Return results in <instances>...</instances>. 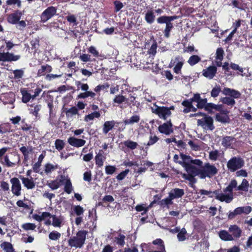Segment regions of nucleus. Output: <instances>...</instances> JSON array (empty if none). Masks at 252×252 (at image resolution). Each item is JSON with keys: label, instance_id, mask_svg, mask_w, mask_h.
<instances>
[{"label": "nucleus", "instance_id": "obj_3", "mask_svg": "<svg viewBox=\"0 0 252 252\" xmlns=\"http://www.w3.org/2000/svg\"><path fill=\"white\" fill-rule=\"evenodd\" d=\"M75 85L77 87V90L81 89L83 93H80L77 96L78 99H86L90 97L91 98H94L96 96V94L92 91H89V86L88 84L82 83L79 81L75 82Z\"/></svg>", "mask_w": 252, "mask_h": 252}, {"label": "nucleus", "instance_id": "obj_18", "mask_svg": "<svg viewBox=\"0 0 252 252\" xmlns=\"http://www.w3.org/2000/svg\"><path fill=\"white\" fill-rule=\"evenodd\" d=\"M67 142L72 146L79 148L84 146L86 142L84 139H79L72 136L68 138Z\"/></svg>", "mask_w": 252, "mask_h": 252}, {"label": "nucleus", "instance_id": "obj_40", "mask_svg": "<svg viewBox=\"0 0 252 252\" xmlns=\"http://www.w3.org/2000/svg\"><path fill=\"white\" fill-rule=\"evenodd\" d=\"M124 37L127 38L131 42H135L137 40V35L136 32H123Z\"/></svg>", "mask_w": 252, "mask_h": 252}, {"label": "nucleus", "instance_id": "obj_32", "mask_svg": "<svg viewBox=\"0 0 252 252\" xmlns=\"http://www.w3.org/2000/svg\"><path fill=\"white\" fill-rule=\"evenodd\" d=\"M29 92L26 88H23L20 90V92L22 95V101L25 103L28 102L31 99V92L32 90H30Z\"/></svg>", "mask_w": 252, "mask_h": 252}, {"label": "nucleus", "instance_id": "obj_6", "mask_svg": "<svg viewBox=\"0 0 252 252\" xmlns=\"http://www.w3.org/2000/svg\"><path fill=\"white\" fill-rule=\"evenodd\" d=\"M202 115H204V117L197 120V125L205 130H213L215 128L213 119L211 116H207L205 113H202Z\"/></svg>", "mask_w": 252, "mask_h": 252}, {"label": "nucleus", "instance_id": "obj_4", "mask_svg": "<svg viewBox=\"0 0 252 252\" xmlns=\"http://www.w3.org/2000/svg\"><path fill=\"white\" fill-rule=\"evenodd\" d=\"M245 165V161L241 157H233L227 162L226 166L230 172H234L241 169Z\"/></svg>", "mask_w": 252, "mask_h": 252}, {"label": "nucleus", "instance_id": "obj_45", "mask_svg": "<svg viewBox=\"0 0 252 252\" xmlns=\"http://www.w3.org/2000/svg\"><path fill=\"white\" fill-rule=\"evenodd\" d=\"M124 145L130 150H134L137 148L138 144L136 142H134L130 140H127L123 142Z\"/></svg>", "mask_w": 252, "mask_h": 252}, {"label": "nucleus", "instance_id": "obj_61", "mask_svg": "<svg viewBox=\"0 0 252 252\" xmlns=\"http://www.w3.org/2000/svg\"><path fill=\"white\" fill-rule=\"evenodd\" d=\"M224 54V51L222 48H218L216 50V59L218 60L222 61Z\"/></svg>", "mask_w": 252, "mask_h": 252}, {"label": "nucleus", "instance_id": "obj_50", "mask_svg": "<svg viewBox=\"0 0 252 252\" xmlns=\"http://www.w3.org/2000/svg\"><path fill=\"white\" fill-rule=\"evenodd\" d=\"M125 238L126 236L122 234H119L118 237H116L115 238L117 244L121 246V247H123L125 244Z\"/></svg>", "mask_w": 252, "mask_h": 252}, {"label": "nucleus", "instance_id": "obj_49", "mask_svg": "<svg viewBox=\"0 0 252 252\" xmlns=\"http://www.w3.org/2000/svg\"><path fill=\"white\" fill-rule=\"evenodd\" d=\"M187 232L185 228H182L177 234V238L179 241H184L186 239Z\"/></svg>", "mask_w": 252, "mask_h": 252}, {"label": "nucleus", "instance_id": "obj_1", "mask_svg": "<svg viewBox=\"0 0 252 252\" xmlns=\"http://www.w3.org/2000/svg\"><path fill=\"white\" fill-rule=\"evenodd\" d=\"M222 93L226 96L221 98L220 101L228 106H234L236 103L234 99L240 98L241 96V94L238 91L227 87L223 88Z\"/></svg>", "mask_w": 252, "mask_h": 252}, {"label": "nucleus", "instance_id": "obj_12", "mask_svg": "<svg viewBox=\"0 0 252 252\" xmlns=\"http://www.w3.org/2000/svg\"><path fill=\"white\" fill-rule=\"evenodd\" d=\"M21 58L20 55H14L13 53L7 52H0V62H16Z\"/></svg>", "mask_w": 252, "mask_h": 252}, {"label": "nucleus", "instance_id": "obj_5", "mask_svg": "<svg viewBox=\"0 0 252 252\" xmlns=\"http://www.w3.org/2000/svg\"><path fill=\"white\" fill-rule=\"evenodd\" d=\"M218 172V169L214 164H211L209 162L205 163L201 168V178H212Z\"/></svg>", "mask_w": 252, "mask_h": 252}, {"label": "nucleus", "instance_id": "obj_10", "mask_svg": "<svg viewBox=\"0 0 252 252\" xmlns=\"http://www.w3.org/2000/svg\"><path fill=\"white\" fill-rule=\"evenodd\" d=\"M11 184V192L15 196H19L21 194L22 186L20 180L16 177L10 179Z\"/></svg>", "mask_w": 252, "mask_h": 252}, {"label": "nucleus", "instance_id": "obj_21", "mask_svg": "<svg viewBox=\"0 0 252 252\" xmlns=\"http://www.w3.org/2000/svg\"><path fill=\"white\" fill-rule=\"evenodd\" d=\"M120 122L114 120L108 121L104 122L103 125L102 131L104 134L108 133L110 130L114 128L116 124H119Z\"/></svg>", "mask_w": 252, "mask_h": 252}, {"label": "nucleus", "instance_id": "obj_54", "mask_svg": "<svg viewBox=\"0 0 252 252\" xmlns=\"http://www.w3.org/2000/svg\"><path fill=\"white\" fill-rule=\"evenodd\" d=\"M73 211L76 216H80L83 214L84 209L82 206L76 205L73 208Z\"/></svg>", "mask_w": 252, "mask_h": 252}, {"label": "nucleus", "instance_id": "obj_39", "mask_svg": "<svg viewBox=\"0 0 252 252\" xmlns=\"http://www.w3.org/2000/svg\"><path fill=\"white\" fill-rule=\"evenodd\" d=\"M73 186L69 178H66L64 183V191L67 194H70L73 190Z\"/></svg>", "mask_w": 252, "mask_h": 252}, {"label": "nucleus", "instance_id": "obj_11", "mask_svg": "<svg viewBox=\"0 0 252 252\" xmlns=\"http://www.w3.org/2000/svg\"><path fill=\"white\" fill-rule=\"evenodd\" d=\"M57 8L54 6H49L46 8L41 14V20L43 22H46L52 18L57 13Z\"/></svg>", "mask_w": 252, "mask_h": 252}, {"label": "nucleus", "instance_id": "obj_34", "mask_svg": "<svg viewBox=\"0 0 252 252\" xmlns=\"http://www.w3.org/2000/svg\"><path fill=\"white\" fill-rule=\"evenodd\" d=\"M219 237L222 240L225 241H233L234 240L232 235L224 230L220 231Z\"/></svg>", "mask_w": 252, "mask_h": 252}, {"label": "nucleus", "instance_id": "obj_41", "mask_svg": "<svg viewBox=\"0 0 252 252\" xmlns=\"http://www.w3.org/2000/svg\"><path fill=\"white\" fill-rule=\"evenodd\" d=\"M100 117V113L99 111H94L88 115H87L84 117V121L85 122H89V121L93 120L94 118H98Z\"/></svg>", "mask_w": 252, "mask_h": 252}, {"label": "nucleus", "instance_id": "obj_8", "mask_svg": "<svg viewBox=\"0 0 252 252\" xmlns=\"http://www.w3.org/2000/svg\"><path fill=\"white\" fill-rule=\"evenodd\" d=\"M153 113L157 115L160 119L166 120L167 118L171 115V112L169 111L168 107L158 106L156 105L155 109L152 110Z\"/></svg>", "mask_w": 252, "mask_h": 252}, {"label": "nucleus", "instance_id": "obj_33", "mask_svg": "<svg viewBox=\"0 0 252 252\" xmlns=\"http://www.w3.org/2000/svg\"><path fill=\"white\" fill-rule=\"evenodd\" d=\"M229 230L232 233V236L236 238H239L241 235L242 230L237 225H231Z\"/></svg>", "mask_w": 252, "mask_h": 252}, {"label": "nucleus", "instance_id": "obj_36", "mask_svg": "<svg viewBox=\"0 0 252 252\" xmlns=\"http://www.w3.org/2000/svg\"><path fill=\"white\" fill-rule=\"evenodd\" d=\"M215 119L216 121L223 124L229 123L230 121L229 116L223 115L219 113L216 115Z\"/></svg>", "mask_w": 252, "mask_h": 252}, {"label": "nucleus", "instance_id": "obj_43", "mask_svg": "<svg viewBox=\"0 0 252 252\" xmlns=\"http://www.w3.org/2000/svg\"><path fill=\"white\" fill-rule=\"evenodd\" d=\"M195 175H191L190 174H184L183 177L187 180L189 181V186L191 187H193V185L196 182V179L195 178Z\"/></svg>", "mask_w": 252, "mask_h": 252}, {"label": "nucleus", "instance_id": "obj_51", "mask_svg": "<svg viewBox=\"0 0 252 252\" xmlns=\"http://www.w3.org/2000/svg\"><path fill=\"white\" fill-rule=\"evenodd\" d=\"M64 146L65 143L63 140L60 139H57L56 140L55 142V146L58 151H61L64 148Z\"/></svg>", "mask_w": 252, "mask_h": 252}, {"label": "nucleus", "instance_id": "obj_63", "mask_svg": "<svg viewBox=\"0 0 252 252\" xmlns=\"http://www.w3.org/2000/svg\"><path fill=\"white\" fill-rule=\"evenodd\" d=\"M48 186L52 189L55 190L57 189L60 187L61 184H59V182L58 183V180H55L48 183Z\"/></svg>", "mask_w": 252, "mask_h": 252}, {"label": "nucleus", "instance_id": "obj_35", "mask_svg": "<svg viewBox=\"0 0 252 252\" xmlns=\"http://www.w3.org/2000/svg\"><path fill=\"white\" fill-rule=\"evenodd\" d=\"M219 105V104H215L213 103H207L204 108V110L210 113L212 112L213 110H215L217 111V110H220L221 106Z\"/></svg>", "mask_w": 252, "mask_h": 252}, {"label": "nucleus", "instance_id": "obj_24", "mask_svg": "<svg viewBox=\"0 0 252 252\" xmlns=\"http://www.w3.org/2000/svg\"><path fill=\"white\" fill-rule=\"evenodd\" d=\"M185 194L184 190L179 188L172 189L169 193L170 197L173 199L182 197Z\"/></svg>", "mask_w": 252, "mask_h": 252}, {"label": "nucleus", "instance_id": "obj_38", "mask_svg": "<svg viewBox=\"0 0 252 252\" xmlns=\"http://www.w3.org/2000/svg\"><path fill=\"white\" fill-rule=\"evenodd\" d=\"M180 156L182 160H180L179 164L182 165L184 167H186V164H190V160H191V158L189 156H187L183 153H181Z\"/></svg>", "mask_w": 252, "mask_h": 252}, {"label": "nucleus", "instance_id": "obj_42", "mask_svg": "<svg viewBox=\"0 0 252 252\" xmlns=\"http://www.w3.org/2000/svg\"><path fill=\"white\" fill-rule=\"evenodd\" d=\"M249 187V182L246 179H243L241 185L237 187V190L247 191L248 190Z\"/></svg>", "mask_w": 252, "mask_h": 252}, {"label": "nucleus", "instance_id": "obj_44", "mask_svg": "<svg viewBox=\"0 0 252 252\" xmlns=\"http://www.w3.org/2000/svg\"><path fill=\"white\" fill-rule=\"evenodd\" d=\"M58 168V164L53 165L50 163H47L45 165L44 171L46 174H48Z\"/></svg>", "mask_w": 252, "mask_h": 252}, {"label": "nucleus", "instance_id": "obj_26", "mask_svg": "<svg viewBox=\"0 0 252 252\" xmlns=\"http://www.w3.org/2000/svg\"><path fill=\"white\" fill-rule=\"evenodd\" d=\"M103 154V151L100 150L95 157V164L98 167H101L103 165L104 161L106 159Z\"/></svg>", "mask_w": 252, "mask_h": 252}, {"label": "nucleus", "instance_id": "obj_64", "mask_svg": "<svg viewBox=\"0 0 252 252\" xmlns=\"http://www.w3.org/2000/svg\"><path fill=\"white\" fill-rule=\"evenodd\" d=\"M52 218L53 219L52 225L54 227H60L62 223V220L57 217L56 215H52Z\"/></svg>", "mask_w": 252, "mask_h": 252}, {"label": "nucleus", "instance_id": "obj_27", "mask_svg": "<svg viewBox=\"0 0 252 252\" xmlns=\"http://www.w3.org/2000/svg\"><path fill=\"white\" fill-rule=\"evenodd\" d=\"M152 244L154 246L152 248L166 252L164 242L162 239L160 238L156 239L153 241Z\"/></svg>", "mask_w": 252, "mask_h": 252}, {"label": "nucleus", "instance_id": "obj_14", "mask_svg": "<svg viewBox=\"0 0 252 252\" xmlns=\"http://www.w3.org/2000/svg\"><path fill=\"white\" fill-rule=\"evenodd\" d=\"M158 130L160 133L164 134L166 135H169L173 133L174 129L171 120H169L166 123L160 125L158 127Z\"/></svg>", "mask_w": 252, "mask_h": 252}, {"label": "nucleus", "instance_id": "obj_9", "mask_svg": "<svg viewBox=\"0 0 252 252\" xmlns=\"http://www.w3.org/2000/svg\"><path fill=\"white\" fill-rule=\"evenodd\" d=\"M178 18L177 16H161L157 19V22L159 24H165L166 27L164 32H170L173 28V24L171 22Z\"/></svg>", "mask_w": 252, "mask_h": 252}, {"label": "nucleus", "instance_id": "obj_57", "mask_svg": "<svg viewBox=\"0 0 252 252\" xmlns=\"http://www.w3.org/2000/svg\"><path fill=\"white\" fill-rule=\"evenodd\" d=\"M109 87L110 85L108 83L102 85H98L94 88V91L96 93H98L101 90L107 89Z\"/></svg>", "mask_w": 252, "mask_h": 252}, {"label": "nucleus", "instance_id": "obj_23", "mask_svg": "<svg viewBox=\"0 0 252 252\" xmlns=\"http://www.w3.org/2000/svg\"><path fill=\"white\" fill-rule=\"evenodd\" d=\"M188 174H190L195 176L200 175L201 177V169H198L191 164H186L185 167Z\"/></svg>", "mask_w": 252, "mask_h": 252}, {"label": "nucleus", "instance_id": "obj_48", "mask_svg": "<svg viewBox=\"0 0 252 252\" xmlns=\"http://www.w3.org/2000/svg\"><path fill=\"white\" fill-rule=\"evenodd\" d=\"M221 92L220 86V85H216L211 91V96L214 98H216L219 95Z\"/></svg>", "mask_w": 252, "mask_h": 252}, {"label": "nucleus", "instance_id": "obj_55", "mask_svg": "<svg viewBox=\"0 0 252 252\" xmlns=\"http://www.w3.org/2000/svg\"><path fill=\"white\" fill-rule=\"evenodd\" d=\"M61 234L57 231H52L49 234V238L51 240L57 241L61 237Z\"/></svg>", "mask_w": 252, "mask_h": 252}, {"label": "nucleus", "instance_id": "obj_17", "mask_svg": "<svg viewBox=\"0 0 252 252\" xmlns=\"http://www.w3.org/2000/svg\"><path fill=\"white\" fill-rule=\"evenodd\" d=\"M217 71V67L214 65H210L202 71L203 75L209 79H212L215 76Z\"/></svg>", "mask_w": 252, "mask_h": 252}, {"label": "nucleus", "instance_id": "obj_60", "mask_svg": "<svg viewBox=\"0 0 252 252\" xmlns=\"http://www.w3.org/2000/svg\"><path fill=\"white\" fill-rule=\"evenodd\" d=\"M219 157V152L218 150L212 151L209 153V158L210 159L216 161Z\"/></svg>", "mask_w": 252, "mask_h": 252}, {"label": "nucleus", "instance_id": "obj_13", "mask_svg": "<svg viewBox=\"0 0 252 252\" xmlns=\"http://www.w3.org/2000/svg\"><path fill=\"white\" fill-rule=\"evenodd\" d=\"M252 211V207L250 206L239 207L236 208L233 212H230L228 218L230 220L233 219L236 216L243 213L249 214Z\"/></svg>", "mask_w": 252, "mask_h": 252}, {"label": "nucleus", "instance_id": "obj_28", "mask_svg": "<svg viewBox=\"0 0 252 252\" xmlns=\"http://www.w3.org/2000/svg\"><path fill=\"white\" fill-rule=\"evenodd\" d=\"M52 69L53 68L52 66L49 64H46L45 65H41V68L37 71V76H44L46 73L51 72L52 71Z\"/></svg>", "mask_w": 252, "mask_h": 252}, {"label": "nucleus", "instance_id": "obj_52", "mask_svg": "<svg viewBox=\"0 0 252 252\" xmlns=\"http://www.w3.org/2000/svg\"><path fill=\"white\" fill-rule=\"evenodd\" d=\"M32 45V50H34L33 51L34 53L37 52V51L39 47V39L38 38H35L34 39L31 41Z\"/></svg>", "mask_w": 252, "mask_h": 252}, {"label": "nucleus", "instance_id": "obj_7", "mask_svg": "<svg viewBox=\"0 0 252 252\" xmlns=\"http://www.w3.org/2000/svg\"><path fill=\"white\" fill-rule=\"evenodd\" d=\"M184 62L185 60L182 56H177L174 58L172 59L169 64V66L171 67L175 65L173 68L174 72L176 74H179L181 73V69L184 64Z\"/></svg>", "mask_w": 252, "mask_h": 252}, {"label": "nucleus", "instance_id": "obj_20", "mask_svg": "<svg viewBox=\"0 0 252 252\" xmlns=\"http://www.w3.org/2000/svg\"><path fill=\"white\" fill-rule=\"evenodd\" d=\"M19 178L21 180L24 186L28 189H32L35 187V184L32 178L29 179L20 175Z\"/></svg>", "mask_w": 252, "mask_h": 252}, {"label": "nucleus", "instance_id": "obj_15", "mask_svg": "<svg viewBox=\"0 0 252 252\" xmlns=\"http://www.w3.org/2000/svg\"><path fill=\"white\" fill-rule=\"evenodd\" d=\"M213 195L215 198L221 202H225L229 203L232 201V195H227L221 192L220 189H216L213 191Z\"/></svg>", "mask_w": 252, "mask_h": 252}, {"label": "nucleus", "instance_id": "obj_2", "mask_svg": "<svg viewBox=\"0 0 252 252\" xmlns=\"http://www.w3.org/2000/svg\"><path fill=\"white\" fill-rule=\"evenodd\" d=\"M88 233L85 230H79L75 236H72L69 239L68 245L71 248H81L85 244Z\"/></svg>", "mask_w": 252, "mask_h": 252}, {"label": "nucleus", "instance_id": "obj_46", "mask_svg": "<svg viewBox=\"0 0 252 252\" xmlns=\"http://www.w3.org/2000/svg\"><path fill=\"white\" fill-rule=\"evenodd\" d=\"M201 58L198 55H194L189 57L188 62L190 65L193 66L199 62Z\"/></svg>", "mask_w": 252, "mask_h": 252}, {"label": "nucleus", "instance_id": "obj_62", "mask_svg": "<svg viewBox=\"0 0 252 252\" xmlns=\"http://www.w3.org/2000/svg\"><path fill=\"white\" fill-rule=\"evenodd\" d=\"M1 133L4 134L6 132H9L11 130V125L9 123L1 125Z\"/></svg>", "mask_w": 252, "mask_h": 252}, {"label": "nucleus", "instance_id": "obj_16", "mask_svg": "<svg viewBox=\"0 0 252 252\" xmlns=\"http://www.w3.org/2000/svg\"><path fill=\"white\" fill-rule=\"evenodd\" d=\"M192 101L197 103L196 106L198 109H204L207 103V98H201L200 94L198 93L194 94Z\"/></svg>", "mask_w": 252, "mask_h": 252}, {"label": "nucleus", "instance_id": "obj_58", "mask_svg": "<svg viewBox=\"0 0 252 252\" xmlns=\"http://www.w3.org/2000/svg\"><path fill=\"white\" fill-rule=\"evenodd\" d=\"M22 228L25 230H33L36 228V225L32 223H25L22 225Z\"/></svg>", "mask_w": 252, "mask_h": 252}, {"label": "nucleus", "instance_id": "obj_56", "mask_svg": "<svg viewBox=\"0 0 252 252\" xmlns=\"http://www.w3.org/2000/svg\"><path fill=\"white\" fill-rule=\"evenodd\" d=\"M155 16L152 11H148L145 15L146 21L150 24L153 23L155 20Z\"/></svg>", "mask_w": 252, "mask_h": 252}, {"label": "nucleus", "instance_id": "obj_47", "mask_svg": "<svg viewBox=\"0 0 252 252\" xmlns=\"http://www.w3.org/2000/svg\"><path fill=\"white\" fill-rule=\"evenodd\" d=\"M151 39H153L152 44L148 52L149 54L155 55L157 53V43L156 41L154 39L153 36L151 37Z\"/></svg>", "mask_w": 252, "mask_h": 252}, {"label": "nucleus", "instance_id": "obj_53", "mask_svg": "<svg viewBox=\"0 0 252 252\" xmlns=\"http://www.w3.org/2000/svg\"><path fill=\"white\" fill-rule=\"evenodd\" d=\"M1 163L3 164H5L7 167H12L14 166V163L11 162L7 155L4 156V157L0 158Z\"/></svg>", "mask_w": 252, "mask_h": 252}, {"label": "nucleus", "instance_id": "obj_37", "mask_svg": "<svg viewBox=\"0 0 252 252\" xmlns=\"http://www.w3.org/2000/svg\"><path fill=\"white\" fill-rule=\"evenodd\" d=\"M140 116L137 115H134L131 116L129 119H126L124 121V123L126 125H132L134 123H137L140 121Z\"/></svg>", "mask_w": 252, "mask_h": 252}, {"label": "nucleus", "instance_id": "obj_19", "mask_svg": "<svg viewBox=\"0 0 252 252\" xmlns=\"http://www.w3.org/2000/svg\"><path fill=\"white\" fill-rule=\"evenodd\" d=\"M235 139L231 136H225L222 137L221 145L225 148H232Z\"/></svg>", "mask_w": 252, "mask_h": 252}, {"label": "nucleus", "instance_id": "obj_31", "mask_svg": "<svg viewBox=\"0 0 252 252\" xmlns=\"http://www.w3.org/2000/svg\"><path fill=\"white\" fill-rule=\"evenodd\" d=\"M63 111L65 113L67 117H71L78 114V110L76 106H72L70 108L63 107Z\"/></svg>", "mask_w": 252, "mask_h": 252}, {"label": "nucleus", "instance_id": "obj_59", "mask_svg": "<svg viewBox=\"0 0 252 252\" xmlns=\"http://www.w3.org/2000/svg\"><path fill=\"white\" fill-rule=\"evenodd\" d=\"M159 140V138L156 135H151L149 137V140L148 143L146 144L147 146H151L156 143H157Z\"/></svg>", "mask_w": 252, "mask_h": 252}, {"label": "nucleus", "instance_id": "obj_25", "mask_svg": "<svg viewBox=\"0 0 252 252\" xmlns=\"http://www.w3.org/2000/svg\"><path fill=\"white\" fill-rule=\"evenodd\" d=\"M22 15V13L19 11H16L14 13L9 14L7 17V21L11 24H15L19 21Z\"/></svg>", "mask_w": 252, "mask_h": 252}, {"label": "nucleus", "instance_id": "obj_22", "mask_svg": "<svg viewBox=\"0 0 252 252\" xmlns=\"http://www.w3.org/2000/svg\"><path fill=\"white\" fill-rule=\"evenodd\" d=\"M237 188V182L235 179L231 180L230 183L225 188L223 189V192L227 194V195H232V200L233 199V192L234 188Z\"/></svg>", "mask_w": 252, "mask_h": 252}, {"label": "nucleus", "instance_id": "obj_29", "mask_svg": "<svg viewBox=\"0 0 252 252\" xmlns=\"http://www.w3.org/2000/svg\"><path fill=\"white\" fill-rule=\"evenodd\" d=\"M12 71L13 74V77L12 78L16 82L20 81L24 75V68L17 69Z\"/></svg>", "mask_w": 252, "mask_h": 252}, {"label": "nucleus", "instance_id": "obj_30", "mask_svg": "<svg viewBox=\"0 0 252 252\" xmlns=\"http://www.w3.org/2000/svg\"><path fill=\"white\" fill-rule=\"evenodd\" d=\"M0 247L4 252H16L13 245L9 242H2L0 244Z\"/></svg>", "mask_w": 252, "mask_h": 252}]
</instances>
